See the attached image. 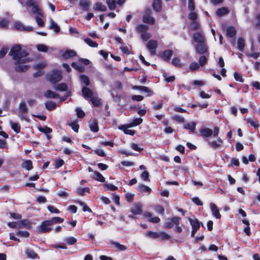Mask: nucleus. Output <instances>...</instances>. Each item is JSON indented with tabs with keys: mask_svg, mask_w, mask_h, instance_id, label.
<instances>
[{
	"mask_svg": "<svg viewBox=\"0 0 260 260\" xmlns=\"http://www.w3.org/2000/svg\"><path fill=\"white\" fill-rule=\"evenodd\" d=\"M207 141L209 146L214 149H217L220 147L223 143L222 140L220 138H218L217 141Z\"/></svg>",
	"mask_w": 260,
	"mask_h": 260,
	"instance_id": "obj_15",
	"label": "nucleus"
},
{
	"mask_svg": "<svg viewBox=\"0 0 260 260\" xmlns=\"http://www.w3.org/2000/svg\"><path fill=\"white\" fill-rule=\"evenodd\" d=\"M40 11H41V14L37 13H34L36 14V20L38 25L40 26H43L44 25V22H43L42 18L43 17V13L41 9H40Z\"/></svg>",
	"mask_w": 260,
	"mask_h": 260,
	"instance_id": "obj_24",
	"label": "nucleus"
},
{
	"mask_svg": "<svg viewBox=\"0 0 260 260\" xmlns=\"http://www.w3.org/2000/svg\"><path fill=\"white\" fill-rule=\"evenodd\" d=\"M200 67L199 63L196 62H192L189 66V69L192 71H194L197 70Z\"/></svg>",
	"mask_w": 260,
	"mask_h": 260,
	"instance_id": "obj_57",
	"label": "nucleus"
},
{
	"mask_svg": "<svg viewBox=\"0 0 260 260\" xmlns=\"http://www.w3.org/2000/svg\"><path fill=\"white\" fill-rule=\"evenodd\" d=\"M189 221L190 223L192 226V231L191 233V236L193 237L197 232V231L199 230L201 224H202L198 219H191L189 218Z\"/></svg>",
	"mask_w": 260,
	"mask_h": 260,
	"instance_id": "obj_4",
	"label": "nucleus"
},
{
	"mask_svg": "<svg viewBox=\"0 0 260 260\" xmlns=\"http://www.w3.org/2000/svg\"><path fill=\"white\" fill-rule=\"evenodd\" d=\"M9 55L15 61V70L17 72H25L28 69V66L22 65V63L30 62L31 59L29 57L24 58L27 56L28 53L26 51L22 50L20 45H16L12 47Z\"/></svg>",
	"mask_w": 260,
	"mask_h": 260,
	"instance_id": "obj_1",
	"label": "nucleus"
},
{
	"mask_svg": "<svg viewBox=\"0 0 260 260\" xmlns=\"http://www.w3.org/2000/svg\"><path fill=\"white\" fill-rule=\"evenodd\" d=\"M48 79L52 83H56L61 80V73L59 70H54L48 75Z\"/></svg>",
	"mask_w": 260,
	"mask_h": 260,
	"instance_id": "obj_2",
	"label": "nucleus"
},
{
	"mask_svg": "<svg viewBox=\"0 0 260 260\" xmlns=\"http://www.w3.org/2000/svg\"><path fill=\"white\" fill-rule=\"evenodd\" d=\"M127 126L128 124L121 125L118 126V129L122 130L125 134L129 135L131 136L134 135L135 134V131L127 129L128 127Z\"/></svg>",
	"mask_w": 260,
	"mask_h": 260,
	"instance_id": "obj_17",
	"label": "nucleus"
},
{
	"mask_svg": "<svg viewBox=\"0 0 260 260\" xmlns=\"http://www.w3.org/2000/svg\"><path fill=\"white\" fill-rule=\"evenodd\" d=\"M193 39L197 44L206 42V38L202 31H198L193 35Z\"/></svg>",
	"mask_w": 260,
	"mask_h": 260,
	"instance_id": "obj_7",
	"label": "nucleus"
},
{
	"mask_svg": "<svg viewBox=\"0 0 260 260\" xmlns=\"http://www.w3.org/2000/svg\"><path fill=\"white\" fill-rule=\"evenodd\" d=\"M133 88L144 92L147 94V96H151L153 94V92L148 87L144 86H134Z\"/></svg>",
	"mask_w": 260,
	"mask_h": 260,
	"instance_id": "obj_13",
	"label": "nucleus"
},
{
	"mask_svg": "<svg viewBox=\"0 0 260 260\" xmlns=\"http://www.w3.org/2000/svg\"><path fill=\"white\" fill-rule=\"evenodd\" d=\"M48 220L52 225L54 224L62 223L64 220L63 218L59 217H54Z\"/></svg>",
	"mask_w": 260,
	"mask_h": 260,
	"instance_id": "obj_39",
	"label": "nucleus"
},
{
	"mask_svg": "<svg viewBox=\"0 0 260 260\" xmlns=\"http://www.w3.org/2000/svg\"><path fill=\"white\" fill-rule=\"evenodd\" d=\"M90 2L89 0H80L79 6L85 11H88L90 7Z\"/></svg>",
	"mask_w": 260,
	"mask_h": 260,
	"instance_id": "obj_14",
	"label": "nucleus"
},
{
	"mask_svg": "<svg viewBox=\"0 0 260 260\" xmlns=\"http://www.w3.org/2000/svg\"><path fill=\"white\" fill-rule=\"evenodd\" d=\"M131 212L135 215L141 214L142 213V205L140 203H135L131 208Z\"/></svg>",
	"mask_w": 260,
	"mask_h": 260,
	"instance_id": "obj_10",
	"label": "nucleus"
},
{
	"mask_svg": "<svg viewBox=\"0 0 260 260\" xmlns=\"http://www.w3.org/2000/svg\"><path fill=\"white\" fill-rule=\"evenodd\" d=\"M146 46L151 55H154L155 54L156 49L157 47V42L156 40H151L148 41Z\"/></svg>",
	"mask_w": 260,
	"mask_h": 260,
	"instance_id": "obj_8",
	"label": "nucleus"
},
{
	"mask_svg": "<svg viewBox=\"0 0 260 260\" xmlns=\"http://www.w3.org/2000/svg\"><path fill=\"white\" fill-rule=\"evenodd\" d=\"M50 27L56 32H58L60 30L59 26L53 20H50Z\"/></svg>",
	"mask_w": 260,
	"mask_h": 260,
	"instance_id": "obj_46",
	"label": "nucleus"
},
{
	"mask_svg": "<svg viewBox=\"0 0 260 260\" xmlns=\"http://www.w3.org/2000/svg\"><path fill=\"white\" fill-rule=\"evenodd\" d=\"M75 132H78L79 128V125L77 122L74 121L69 124Z\"/></svg>",
	"mask_w": 260,
	"mask_h": 260,
	"instance_id": "obj_62",
	"label": "nucleus"
},
{
	"mask_svg": "<svg viewBox=\"0 0 260 260\" xmlns=\"http://www.w3.org/2000/svg\"><path fill=\"white\" fill-rule=\"evenodd\" d=\"M234 76L235 79L236 81L240 82H244V80L242 78V75L240 74H239L237 72H235L234 74Z\"/></svg>",
	"mask_w": 260,
	"mask_h": 260,
	"instance_id": "obj_64",
	"label": "nucleus"
},
{
	"mask_svg": "<svg viewBox=\"0 0 260 260\" xmlns=\"http://www.w3.org/2000/svg\"><path fill=\"white\" fill-rule=\"evenodd\" d=\"M38 51L43 52H47L48 50V46L44 44H38L36 46Z\"/></svg>",
	"mask_w": 260,
	"mask_h": 260,
	"instance_id": "obj_48",
	"label": "nucleus"
},
{
	"mask_svg": "<svg viewBox=\"0 0 260 260\" xmlns=\"http://www.w3.org/2000/svg\"><path fill=\"white\" fill-rule=\"evenodd\" d=\"M161 0H154L153 3V9L158 12L161 10Z\"/></svg>",
	"mask_w": 260,
	"mask_h": 260,
	"instance_id": "obj_35",
	"label": "nucleus"
},
{
	"mask_svg": "<svg viewBox=\"0 0 260 260\" xmlns=\"http://www.w3.org/2000/svg\"><path fill=\"white\" fill-rule=\"evenodd\" d=\"M140 34L141 39L144 41L148 40L151 37L150 34L147 31H142Z\"/></svg>",
	"mask_w": 260,
	"mask_h": 260,
	"instance_id": "obj_51",
	"label": "nucleus"
},
{
	"mask_svg": "<svg viewBox=\"0 0 260 260\" xmlns=\"http://www.w3.org/2000/svg\"><path fill=\"white\" fill-rule=\"evenodd\" d=\"M93 9L95 11L101 12H105L107 10L106 6L103 5L101 2L96 3L93 7Z\"/></svg>",
	"mask_w": 260,
	"mask_h": 260,
	"instance_id": "obj_22",
	"label": "nucleus"
},
{
	"mask_svg": "<svg viewBox=\"0 0 260 260\" xmlns=\"http://www.w3.org/2000/svg\"><path fill=\"white\" fill-rule=\"evenodd\" d=\"M45 106L48 110L51 111L54 109L56 105L55 103L53 101H48L45 103Z\"/></svg>",
	"mask_w": 260,
	"mask_h": 260,
	"instance_id": "obj_43",
	"label": "nucleus"
},
{
	"mask_svg": "<svg viewBox=\"0 0 260 260\" xmlns=\"http://www.w3.org/2000/svg\"><path fill=\"white\" fill-rule=\"evenodd\" d=\"M22 167L26 170L29 171L32 169V163L31 160H27L23 162Z\"/></svg>",
	"mask_w": 260,
	"mask_h": 260,
	"instance_id": "obj_32",
	"label": "nucleus"
},
{
	"mask_svg": "<svg viewBox=\"0 0 260 260\" xmlns=\"http://www.w3.org/2000/svg\"><path fill=\"white\" fill-rule=\"evenodd\" d=\"M54 89L60 91H64L67 90L68 87L66 84L60 83L55 85Z\"/></svg>",
	"mask_w": 260,
	"mask_h": 260,
	"instance_id": "obj_37",
	"label": "nucleus"
},
{
	"mask_svg": "<svg viewBox=\"0 0 260 260\" xmlns=\"http://www.w3.org/2000/svg\"><path fill=\"white\" fill-rule=\"evenodd\" d=\"M25 253L27 257L30 258L35 259L38 256L37 254L34 251L30 249H26L25 250Z\"/></svg>",
	"mask_w": 260,
	"mask_h": 260,
	"instance_id": "obj_38",
	"label": "nucleus"
},
{
	"mask_svg": "<svg viewBox=\"0 0 260 260\" xmlns=\"http://www.w3.org/2000/svg\"><path fill=\"white\" fill-rule=\"evenodd\" d=\"M172 119L178 123H183L184 121V118L179 115H175L173 116Z\"/></svg>",
	"mask_w": 260,
	"mask_h": 260,
	"instance_id": "obj_61",
	"label": "nucleus"
},
{
	"mask_svg": "<svg viewBox=\"0 0 260 260\" xmlns=\"http://www.w3.org/2000/svg\"><path fill=\"white\" fill-rule=\"evenodd\" d=\"M76 53L73 50H69L65 52V53L63 54V56L65 58H69L70 57H73L76 56Z\"/></svg>",
	"mask_w": 260,
	"mask_h": 260,
	"instance_id": "obj_40",
	"label": "nucleus"
},
{
	"mask_svg": "<svg viewBox=\"0 0 260 260\" xmlns=\"http://www.w3.org/2000/svg\"><path fill=\"white\" fill-rule=\"evenodd\" d=\"M80 79L83 83L85 84V85L88 86L89 85L90 82L89 78L84 75H82L80 76Z\"/></svg>",
	"mask_w": 260,
	"mask_h": 260,
	"instance_id": "obj_55",
	"label": "nucleus"
},
{
	"mask_svg": "<svg viewBox=\"0 0 260 260\" xmlns=\"http://www.w3.org/2000/svg\"><path fill=\"white\" fill-rule=\"evenodd\" d=\"M229 10L227 8L222 7L217 10L216 13L219 17H221L227 15L229 13Z\"/></svg>",
	"mask_w": 260,
	"mask_h": 260,
	"instance_id": "obj_21",
	"label": "nucleus"
},
{
	"mask_svg": "<svg viewBox=\"0 0 260 260\" xmlns=\"http://www.w3.org/2000/svg\"><path fill=\"white\" fill-rule=\"evenodd\" d=\"M111 244L114 245L118 250L121 251H124L127 249L126 246L120 244L116 242L111 241Z\"/></svg>",
	"mask_w": 260,
	"mask_h": 260,
	"instance_id": "obj_45",
	"label": "nucleus"
},
{
	"mask_svg": "<svg viewBox=\"0 0 260 260\" xmlns=\"http://www.w3.org/2000/svg\"><path fill=\"white\" fill-rule=\"evenodd\" d=\"M83 96L87 100H89L95 94L91 90L86 87H84L82 89Z\"/></svg>",
	"mask_w": 260,
	"mask_h": 260,
	"instance_id": "obj_11",
	"label": "nucleus"
},
{
	"mask_svg": "<svg viewBox=\"0 0 260 260\" xmlns=\"http://www.w3.org/2000/svg\"><path fill=\"white\" fill-rule=\"evenodd\" d=\"M27 7H31V11L32 13H37L41 14L40 8H39L38 4L35 3L33 0H27L25 4Z\"/></svg>",
	"mask_w": 260,
	"mask_h": 260,
	"instance_id": "obj_9",
	"label": "nucleus"
},
{
	"mask_svg": "<svg viewBox=\"0 0 260 260\" xmlns=\"http://www.w3.org/2000/svg\"><path fill=\"white\" fill-rule=\"evenodd\" d=\"M10 124L11 125V128L16 133H18L20 131V125L18 123H15L10 120Z\"/></svg>",
	"mask_w": 260,
	"mask_h": 260,
	"instance_id": "obj_34",
	"label": "nucleus"
},
{
	"mask_svg": "<svg viewBox=\"0 0 260 260\" xmlns=\"http://www.w3.org/2000/svg\"><path fill=\"white\" fill-rule=\"evenodd\" d=\"M196 51L198 54L208 55V47L206 42L199 43L195 46Z\"/></svg>",
	"mask_w": 260,
	"mask_h": 260,
	"instance_id": "obj_5",
	"label": "nucleus"
},
{
	"mask_svg": "<svg viewBox=\"0 0 260 260\" xmlns=\"http://www.w3.org/2000/svg\"><path fill=\"white\" fill-rule=\"evenodd\" d=\"M201 135L203 137H209L213 134V131L209 128H201L200 129Z\"/></svg>",
	"mask_w": 260,
	"mask_h": 260,
	"instance_id": "obj_16",
	"label": "nucleus"
},
{
	"mask_svg": "<svg viewBox=\"0 0 260 260\" xmlns=\"http://www.w3.org/2000/svg\"><path fill=\"white\" fill-rule=\"evenodd\" d=\"M106 3L110 10H114L116 8V4H117L115 0H107Z\"/></svg>",
	"mask_w": 260,
	"mask_h": 260,
	"instance_id": "obj_47",
	"label": "nucleus"
},
{
	"mask_svg": "<svg viewBox=\"0 0 260 260\" xmlns=\"http://www.w3.org/2000/svg\"><path fill=\"white\" fill-rule=\"evenodd\" d=\"M143 122V119L141 118H136L134 119L132 122L128 124V127L136 126L140 124Z\"/></svg>",
	"mask_w": 260,
	"mask_h": 260,
	"instance_id": "obj_31",
	"label": "nucleus"
},
{
	"mask_svg": "<svg viewBox=\"0 0 260 260\" xmlns=\"http://www.w3.org/2000/svg\"><path fill=\"white\" fill-rule=\"evenodd\" d=\"M89 101L94 107H98L101 105V100L98 97L97 95H94Z\"/></svg>",
	"mask_w": 260,
	"mask_h": 260,
	"instance_id": "obj_29",
	"label": "nucleus"
},
{
	"mask_svg": "<svg viewBox=\"0 0 260 260\" xmlns=\"http://www.w3.org/2000/svg\"><path fill=\"white\" fill-rule=\"evenodd\" d=\"M84 41L87 44L91 47L96 48L98 47V44L89 38L84 39Z\"/></svg>",
	"mask_w": 260,
	"mask_h": 260,
	"instance_id": "obj_42",
	"label": "nucleus"
},
{
	"mask_svg": "<svg viewBox=\"0 0 260 260\" xmlns=\"http://www.w3.org/2000/svg\"><path fill=\"white\" fill-rule=\"evenodd\" d=\"M162 240L169 239L170 236L164 232H158V237Z\"/></svg>",
	"mask_w": 260,
	"mask_h": 260,
	"instance_id": "obj_59",
	"label": "nucleus"
},
{
	"mask_svg": "<svg viewBox=\"0 0 260 260\" xmlns=\"http://www.w3.org/2000/svg\"><path fill=\"white\" fill-rule=\"evenodd\" d=\"M89 127L92 132L94 133L98 132L99 130L98 127V121L95 119L92 120L89 124Z\"/></svg>",
	"mask_w": 260,
	"mask_h": 260,
	"instance_id": "obj_23",
	"label": "nucleus"
},
{
	"mask_svg": "<svg viewBox=\"0 0 260 260\" xmlns=\"http://www.w3.org/2000/svg\"><path fill=\"white\" fill-rule=\"evenodd\" d=\"M238 48L239 50L243 51L245 47V41L243 38H240L238 39Z\"/></svg>",
	"mask_w": 260,
	"mask_h": 260,
	"instance_id": "obj_41",
	"label": "nucleus"
},
{
	"mask_svg": "<svg viewBox=\"0 0 260 260\" xmlns=\"http://www.w3.org/2000/svg\"><path fill=\"white\" fill-rule=\"evenodd\" d=\"M153 207H154L155 211L157 213H158L161 215H164L165 209L162 207V206H161L160 205H156V206H154Z\"/></svg>",
	"mask_w": 260,
	"mask_h": 260,
	"instance_id": "obj_52",
	"label": "nucleus"
},
{
	"mask_svg": "<svg viewBox=\"0 0 260 260\" xmlns=\"http://www.w3.org/2000/svg\"><path fill=\"white\" fill-rule=\"evenodd\" d=\"M208 55H204L200 56L199 59V63L201 67L206 65L208 62Z\"/></svg>",
	"mask_w": 260,
	"mask_h": 260,
	"instance_id": "obj_36",
	"label": "nucleus"
},
{
	"mask_svg": "<svg viewBox=\"0 0 260 260\" xmlns=\"http://www.w3.org/2000/svg\"><path fill=\"white\" fill-rule=\"evenodd\" d=\"M72 66L73 68L80 72H82L83 71V67L82 66L78 63L73 62L72 63Z\"/></svg>",
	"mask_w": 260,
	"mask_h": 260,
	"instance_id": "obj_58",
	"label": "nucleus"
},
{
	"mask_svg": "<svg viewBox=\"0 0 260 260\" xmlns=\"http://www.w3.org/2000/svg\"><path fill=\"white\" fill-rule=\"evenodd\" d=\"M77 192L80 196H83L85 192H89V188L87 187L84 188H79L77 189Z\"/></svg>",
	"mask_w": 260,
	"mask_h": 260,
	"instance_id": "obj_49",
	"label": "nucleus"
},
{
	"mask_svg": "<svg viewBox=\"0 0 260 260\" xmlns=\"http://www.w3.org/2000/svg\"><path fill=\"white\" fill-rule=\"evenodd\" d=\"M137 190L141 193L149 192L150 193L151 189L150 187L144 184H139L137 187Z\"/></svg>",
	"mask_w": 260,
	"mask_h": 260,
	"instance_id": "obj_25",
	"label": "nucleus"
},
{
	"mask_svg": "<svg viewBox=\"0 0 260 260\" xmlns=\"http://www.w3.org/2000/svg\"><path fill=\"white\" fill-rule=\"evenodd\" d=\"M188 18L191 21L197 20L198 15L194 11H190L188 14Z\"/></svg>",
	"mask_w": 260,
	"mask_h": 260,
	"instance_id": "obj_54",
	"label": "nucleus"
},
{
	"mask_svg": "<svg viewBox=\"0 0 260 260\" xmlns=\"http://www.w3.org/2000/svg\"><path fill=\"white\" fill-rule=\"evenodd\" d=\"M149 26L144 24H140L137 26L136 30L138 33H141L142 31H148Z\"/></svg>",
	"mask_w": 260,
	"mask_h": 260,
	"instance_id": "obj_44",
	"label": "nucleus"
},
{
	"mask_svg": "<svg viewBox=\"0 0 260 260\" xmlns=\"http://www.w3.org/2000/svg\"><path fill=\"white\" fill-rule=\"evenodd\" d=\"M236 33V30L234 27L229 26L226 29V35L228 37H234Z\"/></svg>",
	"mask_w": 260,
	"mask_h": 260,
	"instance_id": "obj_26",
	"label": "nucleus"
},
{
	"mask_svg": "<svg viewBox=\"0 0 260 260\" xmlns=\"http://www.w3.org/2000/svg\"><path fill=\"white\" fill-rule=\"evenodd\" d=\"M76 112L78 118H82L85 116V113L80 108H77L76 109Z\"/></svg>",
	"mask_w": 260,
	"mask_h": 260,
	"instance_id": "obj_63",
	"label": "nucleus"
},
{
	"mask_svg": "<svg viewBox=\"0 0 260 260\" xmlns=\"http://www.w3.org/2000/svg\"><path fill=\"white\" fill-rule=\"evenodd\" d=\"M172 54V52L170 50H165L161 54V57L165 60H168L170 59Z\"/></svg>",
	"mask_w": 260,
	"mask_h": 260,
	"instance_id": "obj_33",
	"label": "nucleus"
},
{
	"mask_svg": "<svg viewBox=\"0 0 260 260\" xmlns=\"http://www.w3.org/2000/svg\"><path fill=\"white\" fill-rule=\"evenodd\" d=\"M93 178L94 180H96L101 182H104L105 181V178L103 177V176L98 171H95L93 173Z\"/></svg>",
	"mask_w": 260,
	"mask_h": 260,
	"instance_id": "obj_28",
	"label": "nucleus"
},
{
	"mask_svg": "<svg viewBox=\"0 0 260 260\" xmlns=\"http://www.w3.org/2000/svg\"><path fill=\"white\" fill-rule=\"evenodd\" d=\"M146 236L152 239H155L158 237V232L149 231L146 233Z\"/></svg>",
	"mask_w": 260,
	"mask_h": 260,
	"instance_id": "obj_56",
	"label": "nucleus"
},
{
	"mask_svg": "<svg viewBox=\"0 0 260 260\" xmlns=\"http://www.w3.org/2000/svg\"><path fill=\"white\" fill-rule=\"evenodd\" d=\"M140 34L141 39L144 41L148 40L151 37L150 34L147 31H142Z\"/></svg>",
	"mask_w": 260,
	"mask_h": 260,
	"instance_id": "obj_50",
	"label": "nucleus"
},
{
	"mask_svg": "<svg viewBox=\"0 0 260 260\" xmlns=\"http://www.w3.org/2000/svg\"><path fill=\"white\" fill-rule=\"evenodd\" d=\"M44 95L46 98L49 99H56L59 97L58 94L50 90H46L44 92Z\"/></svg>",
	"mask_w": 260,
	"mask_h": 260,
	"instance_id": "obj_20",
	"label": "nucleus"
},
{
	"mask_svg": "<svg viewBox=\"0 0 260 260\" xmlns=\"http://www.w3.org/2000/svg\"><path fill=\"white\" fill-rule=\"evenodd\" d=\"M210 207L211 210L212 215L217 219H220L221 217V215L219 213V210L217 207V206L214 203L210 204Z\"/></svg>",
	"mask_w": 260,
	"mask_h": 260,
	"instance_id": "obj_12",
	"label": "nucleus"
},
{
	"mask_svg": "<svg viewBox=\"0 0 260 260\" xmlns=\"http://www.w3.org/2000/svg\"><path fill=\"white\" fill-rule=\"evenodd\" d=\"M64 241L69 245H72L77 242V239L73 237H69L65 239Z\"/></svg>",
	"mask_w": 260,
	"mask_h": 260,
	"instance_id": "obj_53",
	"label": "nucleus"
},
{
	"mask_svg": "<svg viewBox=\"0 0 260 260\" xmlns=\"http://www.w3.org/2000/svg\"><path fill=\"white\" fill-rule=\"evenodd\" d=\"M20 111L23 113H26L28 111V109L25 103H21L19 105Z\"/></svg>",
	"mask_w": 260,
	"mask_h": 260,
	"instance_id": "obj_60",
	"label": "nucleus"
},
{
	"mask_svg": "<svg viewBox=\"0 0 260 260\" xmlns=\"http://www.w3.org/2000/svg\"><path fill=\"white\" fill-rule=\"evenodd\" d=\"M189 27L192 30H198L201 28V25L197 20L192 21L190 23Z\"/></svg>",
	"mask_w": 260,
	"mask_h": 260,
	"instance_id": "obj_27",
	"label": "nucleus"
},
{
	"mask_svg": "<svg viewBox=\"0 0 260 260\" xmlns=\"http://www.w3.org/2000/svg\"><path fill=\"white\" fill-rule=\"evenodd\" d=\"M181 218L179 217H173L171 218H168L164 223L165 228L171 229L174 225H178L180 223Z\"/></svg>",
	"mask_w": 260,
	"mask_h": 260,
	"instance_id": "obj_3",
	"label": "nucleus"
},
{
	"mask_svg": "<svg viewBox=\"0 0 260 260\" xmlns=\"http://www.w3.org/2000/svg\"><path fill=\"white\" fill-rule=\"evenodd\" d=\"M196 122H188L183 125V128L186 129L190 130L192 133H196Z\"/></svg>",
	"mask_w": 260,
	"mask_h": 260,
	"instance_id": "obj_19",
	"label": "nucleus"
},
{
	"mask_svg": "<svg viewBox=\"0 0 260 260\" xmlns=\"http://www.w3.org/2000/svg\"><path fill=\"white\" fill-rule=\"evenodd\" d=\"M144 216L146 217L149 218V221L152 223H157L160 221V218L159 217H152V214L150 212H145Z\"/></svg>",
	"mask_w": 260,
	"mask_h": 260,
	"instance_id": "obj_18",
	"label": "nucleus"
},
{
	"mask_svg": "<svg viewBox=\"0 0 260 260\" xmlns=\"http://www.w3.org/2000/svg\"><path fill=\"white\" fill-rule=\"evenodd\" d=\"M143 20L144 23H148V24H153L155 22L154 19L152 17H151V16H150L149 14H145L143 16Z\"/></svg>",
	"mask_w": 260,
	"mask_h": 260,
	"instance_id": "obj_30",
	"label": "nucleus"
},
{
	"mask_svg": "<svg viewBox=\"0 0 260 260\" xmlns=\"http://www.w3.org/2000/svg\"><path fill=\"white\" fill-rule=\"evenodd\" d=\"M51 226V225L49 220H45L42 222L38 228V232L41 233L49 232L52 230Z\"/></svg>",
	"mask_w": 260,
	"mask_h": 260,
	"instance_id": "obj_6",
	"label": "nucleus"
}]
</instances>
